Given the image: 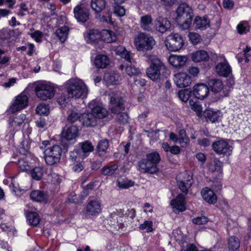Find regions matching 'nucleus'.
<instances>
[{
	"mask_svg": "<svg viewBox=\"0 0 251 251\" xmlns=\"http://www.w3.org/2000/svg\"><path fill=\"white\" fill-rule=\"evenodd\" d=\"M45 173L44 168L42 167H36L30 171L32 178L36 180H40Z\"/></svg>",
	"mask_w": 251,
	"mask_h": 251,
	"instance_id": "39",
	"label": "nucleus"
},
{
	"mask_svg": "<svg viewBox=\"0 0 251 251\" xmlns=\"http://www.w3.org/2000/svg\"><path fill=\"white\" fill-rule=\"evenodd\" d=\"M45 159L47 164L54 165L59 162L62 155V149L58 145H54L44 151Z\"/></svg>",
	"mask_w": 251,
	"mask_h": 251,
	"instance_id": "5",
	"label": "nucleus"
},
{
	"mask_svg": "<svg viewBox=\"0 0 251 251\" xmlns=\"http://www.w3.org/2000/svg\"><path fill=\"white\" fill-rule=\"evenodd\" d=\"M193 25L195 28L203 30L209 26V21L206 18L197 16L194 21Z\"/></svg>",
	"mask_w": 251,
	"mask_h": 251,
	"instance_id": "32",
	"label": "nucleus"
},
{
	"mask_svg": "<svg viewBox=\"0 0 251 251\" xmlns=\"http://www.w3.org/2000/svg\"><path fill=\"white\" fill-rule=\"evenodd\" d=\"M165 45L167 49L171 51L180 50L184 45L182 37L178 34H170L165 40Z\"/></svg>",
	"mask_w": 251,
	"mask_h": 251,
	"instance_id": "8",
	"label": "nucleus"
},
{
	"mask_svg": "<svg viewBox=\"0 0 251 251\" xmlns=\"http://www.w3.org/2000/svg\"><path fill=\"white\" fill-rule=\"evenodd\" d=\"M109 146V141L107 139H102L100 140L97 147V151L100 155L106 153V151Z\"/></svg>",
	"mask_w": 251,
	"mask_h": 251,
	"instance_id": "41",
	"label": "nucleus"
},
{
	"mask_svg": "<svg viewBox=\"0 0 251 251\" xmlns=\"http://www.w3.org/2000/svg\"><path fill=\"white\" fill-rule=\"evenodd\" d=\"M74 14L77 22L82 23L86 22L90 17L89 9L84 3L76 5L74 9Z\"/></svg>",
	"mask_w": 251,
	"mask_h": 251,
	"instance_id": "9",
	"label": "nucleus"
},
{
	"mask_svg": "<svg viewBox=\"0 0 251 251\" xmlns=\"http://www.w3.org/2000/svg\"><path fill=\"white\" fill-rule=\"evenodd\" d=\"M137 170L141 173L151 174H155L159 171L158 167L154 166L146 158L142 159L138 162Z\"/></svg>",
	"mask_w": 251,
	"mask_h": 251,
	"instance_id": "11",
	"label": "nucleus"
},
{
	"mask_svg": "<svg viewBox=\"0 0 251 251\" xmlns=\"http://www.w3.org/2000/svg\"><path fill=\"white\" fill-rule=\"evenodd\" d=\"M80 116L79 115L78 113L75 111H73L69 114L68 117V120L71 123H75L77 120L80 121Z\"/></svg>",
	"mask_w": 251,
	"mask_h": 251,
	"instance_id": "60",
	"label": "nucleus"
},
{
	"mask_svg": "<svg viewBox=\"0 0 251 251\" xmlns=\"http://www.w3.org/2000/svg\"><path fill=\"white\" fill-rule=\"evenodd\" d=\"M177 184L179 189L180 191L184 193L185 195H187L188 193V190L190 188L192 184L191 183H179L177 182Z\"/></svg>",
	"mask_w": 251,
	"mask_h": 251,
	"instance_id": "58",
	"label": "nucleus"
},
{
	"mask_svg": "<svg viewBox=\"0 0 251 251\" xmlns=\"http://www.w3.org/2000/svg\"><path fill=\"white\" fill-rule=\"evenodd\" d=\"M149 59L151 64L147 69L146 74L150 79L155 82H160L169 76L170 70L159 59L154 55H150Z\"/></svg>",
	"mask_w": 251,
	"mask_h": 251,
	"instance_id": "1",
	"label": "nucleus"
},
{
	"mask_svg": "<svg viewBox=\"0 0 251 251\" xmlns=\"http://www.w3.org/2000/svg\"><path fill=\"white\" fill-rule=\"evenodd\" d=\"M28 98L27 96L24 93H22L17 97L14 102L11 104L8 109V111L14 113L21 109L25 108L27 106Z\"/></svg>",
	"mask_w": 251,
	"mask_h": 251,
	"instance_id": "10",
	"label": "nucleus"
},
{
	"mask_svg": "<svg viewBox=\"0 0 251 251\" xmlns=\"http://www.w3.org/2000/svg\"><path fill=\"white\" fill-rule=\"evenodd\" d=\"M208 219L205 216L199 217L194 218L192 220V222L196 225H204L207 223Z\"/></svg>",
	"mask_w": 251,
	"mask_h": 251,
	"instance_id": "61",
	"label": "nucleus"
},
{
	"mask_svg": "<svg viewBox=\"0 0 251 251\" xmlns=\"http://www.w3.org/2000/svg\"><path fill=\"white\" fill-rule=\"evenodd\" d=\"M107 80L112 84H116L120 79V76L119 74L113 73L108 75L107 76Z\"/></svg>",
	"mask_w": 251,
	"mask_h": 251,
	"instance_id": "57",
	"label": "nucleus"
},
{
	"mask_svg": "<svg viewBox=\"0 0 251 251\" xmlns=\"http://www.w3.org/2000/svg\"><path fill=\"white\" fill-rule=\"evenodd\" d=\"M110 107L112 113H118L125 110V101L121 97H111Z\"/></svg>",
	"mask_w": 251,
	"mask_h": 251,
	"instance_id": "15",
	"label": "nucleus"
},
{
	"mask_svg": "<svg viewBox=\"0 0 251 251\" xmlns=\"http://www.w3.org/2000/svg\"><path fill=\"white\" fill-rule=\"evenodd\" d=\"M178 136V142L181 145V146H186L189 142V139L187 136L186 131L184 129L180 130Z\"/></svg>",
	"mask_w": 251,
	"mask_h": 251,
	"instance_id": "47",
	"label": "nucleus"
},
{
	"mask_svg": "<svg viewBox=\"0 0 251 251\" xmlns=\"http://www.w3.org/2000/svg\"><path fill=\"white\" fill-rule=\"evenodd\" d=\"M212 148L215 152L219 154H224L231 151V147L224 140L214 142Z\"/></svg>",
	"mask_w": 251,
	"mask_h": 251,
	"instance_id": "12",
	"label": "nucleus"
},
{
	"mask_svg": "<svg viewBox=\"0 0 251 251\" xmlns=\"http://www.w3.org/2000/svg\"><path fill=\"white\" fill-rule=\"evenodd\" d=\"M135 45L138 50H151L155 45V41L152 37L142 33L135 39Z\"/></svg>",
	"mask_w": 251,
	"mask_h": 251,
	"instance_id": "4",
	"label": "nucleus"
},
{
	"mask_svg": "<svg viewBox=\"0 0 251 251\" xmlns=\"http://www.w3.org/2000/svg\"><path fill=\"white\" fill-rule=\"evenodd\" d=\"M91 6L92 9L97 13H99L103 11L105 15L102 16L100 20L107 22L111 20V12L106 7V1L105 0H91Z\"/></svg>",
	"mask_w": 251,
	"mask_h": 251,
	"instance_id": "6",
	"label": "nucleus"
},
{
	"mask_svg": "<svg viewBox=\"0 0 251 251\" xmlns=\"http://www.w3.org/2000/svg\"><path fill=\"white\" fill-rule=\"evenodd\" d=\"M86 213L89 215L95 216L101 211V203L98 200L90 201L86 207Z\"/></svg>",
	"mask_w": 251,
	"mask_h": 251,
	"instance_id": "17",
	"label": "nucleus"
},
{
	"mask_svg": "<svg viewBox=\"0 0 251 251\" xmlns=\"http://www.w3.org/2000/svg\"><path fill=\"white\" fill-rule=\"evenodd\" d=\"M109 63V58L105 55H97L94 60V65L97 68H105Z\"/></svg>",
	"mask_w": 251,
	"mask_h": 251,
	"instance_id": "29",
	"label": "nucleus"
},
{
	"mask_svg": "<svg viewBox=\"0 0 251 251\" xmlns=\"http://www.w3.org/2000/svg\"><path fill=\"white\" fill-rule=\"evenodd\" d=\"M177 182L179 183H191L192 184V173L187 171L179 174L176 177Z\"/></svg>",
	"mask_w": 251,
	"mask_h": 251,
	"instance_id": "33",
	"label": "nucleus"
},
{
	"mask_svg": "<svg viewBox=\"0 0 251 251\" xmlns=\"http://www.w3.org/2000/svg\"><path fill=\"white\" fill-rule=\"evenodd\" d=\"M187 60L185 56L172 55L169 58V63L176 68L183 66Z\"/></svg>",
	"mask_w": 251,
	"mask_h": 251,
	"instance_id": "24",
	"label": "nucleus"
},
{
	"mask_svg": "<svg viewBox=\"0 0 251 251\" xmlns=\"http://www.w3.org/2000/svg\"><path fill=\"white\" fill-rule=\"evenodd\" d=\"M117 4L115 2L113 5V13L115 15L119 17L123 16L125 14V10L123 6Z\"/></svg>",
	"mask_w": 251,
	"mask_h": 251,
	"instance_id": "49",
	"label": "nucleus"
},
{
	"mask_svg": "<svg viewBox=\"0 0 251 251\" xmlns=\"http://www.w3.org/2000/svg\"><path fill=\"white\" fill-rule=\"evenodd\" d=\"M118 186L121 189H127L134 185V182L127 178H120L117 181Z\"/></svg>",
	"mask_w": 251,
	"mask_h": 251,
	"instance_id": "43",
	"label": "nucleus"
},
{
	"mask_svg": "<svg viewBox=\"0 0 251 251\" xmlns=\"http://www.w3.org/2000/svg\"><path fill=\"white\" fill-rule=\"evenodd\" d=\"M214 167L211 168L212 171H220L222 167V163L220 160L217 158H215L214 159Z\"/></svg>",
	"mask_w": 251,
	"mask_h": 251,
	"instance_id": "63",
	"label": "nucleus"
},
{
	"mask_svg": "<svg viewBox=\"0 0 251 251\" xmlns=\"http://www.w3.org/2000/svg\"><path fill=\"white\" fill-rule=\"evenodd\" d=\"M78 128L75 126L68 127L66 130L62 132V137L67 140H72L75 139L78 133Z\"/></svg>",
	"mask_w": 251,
	"mask_h": 251,
	"instance_id": "25",
	"label": "nucleus"
},
{
	"mask_svg": "<svg viewBox=\"0 0 251 251\" xmlns=\"http://www.w3.org/2000/svg\"><path fill=\"white\" fill-rule=\"evenodd\" d=\"M201 194L203 199L208 203L214 204L217 201V196L212 189L205 187L201 190Z\"/></svg>",
	"mask_w": 251,
	"mask_h": 251,
	"instance_id": "22",
	"label": "nucleus"
},
{
	"mask_svg": "<svg viewBox=\"0 0 251 251\" xmlns=\"http://www.w3.org/2000/svg\"><path fill=\"white\" fill-rule=\"evenodd\" d=\"M192 57L193 60L195 62L206 61L209 58L207 52L204 50L197 51L193 54Z\"/></svg>",
	"mask_w": 251,
	"mask_h": 251,
	"instance_id": "34",
	"label": "nucleus"
},
{
	"mask_svg": "<svg viewBox=\"0 0 251 251\" xmlns=\"http://www.w3.org/2000/svg\"><path fill=\"white\" fill-rule=\"evenodd\" d=\"M94 184L93 182H90L86 185L81 192L82 196L84 197H87L90 193V192L94 189Z\"/></svg>",
	"mask_w": 251,
	"mask_h": 251,
	"instance_id": "59",
	"label": "nucleus"
},
{
	"mask_svg": "<svg viewBox=\"0 0 251 251\" xmlns=\"http://www.w3.org/2000/svg\"><path fill=\"white\" fill-rule=\"evenodd\" d=\"M26 219L28 224L34 226H36L40 221V219L36 212H29L26 214Z\"/></svg>",
	"mask_w": 251,
	"mask_h": 251,
	"instance_id": "36",
	"label": "nucleus"
},
{
	"mask_svg": "<svg viewBox=\"0 0 251 251\" xmlns=\"http://www.w3.org/2000/svg\"><path fill=\"white\" fill-rule=\"evenodd\" d=\"M36 113L40 115H48L50 113V107L48 104L41 103L36 107Z\"/></svg>",
	"mask_w": 251,
	"mask_h": 251,
	"instance_id": "46",
	"label": "nucleus"
},
{
	"mask_svg": "<svg viewBox=\"0 0 251 251\" xmlns=\"http://www.w3.org/2000/svg\"><path fill=\"white\" fill-rule=\"evenodd\" d=\"M113 50L117 55H120L129 63H132L133 62L131 53L127 51L125 47L122 46H114Z\"/></svg>",
	"mask_w": 251,
	"mask_h": 251,
	"instance_id": "20",
	"label": "nucleus"
},
{
	"mask_svg": "<svg viewBox=\"0 0 251 251\" xmlns=\"http://www.w3.org/2000/svg\"><path fill=\"white\" fill-rule=\"evenodd\" d=\"M110 220V223L109 224L113 226L115 228L120 229L124 227V224L117 220V216L116 214L112 215Z\"/></svg>",
	"mask_w": 251,
	"mask_h": 251,
	"instance_id": "50",
	"label": "nucleus"
},
{
	"mask_svg": "<svg viewBox=\"0 0 251 251\" xmlns=\"http://www.w3.org/2000/svg\"><path fill=\"white\" fill-rule=\"evenodd\" d=\"M80 121L83 126L87 127L94 126L97 122L96 117L92 112L82 114L80 116Z\"/></svg>",
	"mask_w": 251,
	"mask_h": 251,
	"instance_id": "21",
	"label": "nucleus"
},
{
	"mask_svg": "<svg viewBox=\"0 0 251 251\" xmlns=\"http://www.w3.org/2000/svg\"><path fill=\"white\" fill-rule=\"evenodd\" d=\"M203 116L207 120L212 123L217 122L221 116V112L219 110L214 111L212 109H206L203 112Z\"/></svg>",
	"mask_w": 251,
	"mask_h": 251,
	"instance_id": "28",
	"label": "nucleus"
},
{
	"mask_svg": "<svg viewBox=\"0 0 251 251\" xmlns=\"http://www.w3.org/2000/svg\"><path fill=\"white\" fill-rule=\"evenodd\" d=\"M77 147L85 158L89 155L90 152L94 150V146L88 141L79 143Z\"/></svg>",
	"mask_w": 251,
	"mask_h": 251,
	"instance_id": "26",
	"label": "nucleus"
},
{
	"mask_svg": "<svg viewBox=\"0 0 251 251\" xmlns=\"http://www.w3.org/2000/svg\"><path fill=\"white\" fill-rule=\"evenodd\" d=\"M188 36L190 40L194 45L198 44L201 40V36L195 32L189 33Z\"/></svg>",
	"mask_w": 251,
	"mask_h": 251,
	"instance_id": "54",
	"label": "nucleus"
},
{
	"mask_svg": "<svg viewBox=\"0 0 251 251\" xmlns=\"http://www.w3.org/2000/svg\"><path fill=\"white\" fill-rule=\"evenodd\" d=\"M216 71L221 76L227 77L231 73V69L226 60L218 63L216 66Z\"/></svg>",
	"mask_w": 251,
	"mask_h": 251,
	"instance_id": "19",
	"label": "nucleus"
},
{
	"mask_svg": "<svg viewBox=\"0 0 251 251\" xmlns=\"http://www.w3.org/2000/svg\"><path fill=\"white\" fill-rule=\"evenodd\" d=\"M171 25L170 22L167 18L160 17L154 21L153 28L163 33L171 27Z\"/></svg>",
	"mask_w": 251,
	"mask_h": 251,
	"instance_id": "16",
	"label": "nucleus"
},
{
	"mask_svg": "<svg viewBox=\"0 0 251 251\" xmlns=\"http://www.w3.org/2000/svg\"><path fill=\"white\" fill-rule=\"evenodd\" d=\"M209 87L201 83L195 85L193 87V94L198 99L203 100L209 94Z\"/></svg>",
	"mask_w": 251,
	"mask_h": 251,
	"instance_id": "13",
	"label": "nucleus"
},
{
	"mask_svg": "<svg viewBox=\"0 0 251 251\" xmlns=\"http://www.w3.org/2000/svg\"><path fill=\"white\" fill-rule=\"evenodd\" d=\"M30 197L31 199L36 201L46 202L48 200V195L47 192L34 190L31 192Z\"/></svg>",
	"mask_w": 251,
	"mask_h": 251,
	"instance_id": "27",
	"label": "nucleus"
},
{
	"mask_svg": "<svg viewBox=\"0 0 251 251\" xmlns=\"http://www.w3.org/2000/svg\"><path fill=\"white\" fill-rule=\"evenodd\" d=\"M36 125L39 128H44L46 126V120L42 117H40L36 122Z\"/></svg>",
	"mask_w": 251,
	"mask_h": 251,
	"instance_id": "64",
	"label": "nucleus"
},
{
	"mask_svg": "<svg viewBox=\"0 0 251 251\" xmlns=\"http://www.w3.org/2000/svg\"><path fill=\"white\" fill-rule=\"evenodd\" d=\"M174 80L176 85L179 88H184L191 83L190 76L184 73H180L174 75Z\"/></svg>",
	"mask_w": 251,
	"mask_h": 251,
	"instance_id": "14",
	"label": "nucleus"
},
{
	"mask_svg": "<svg viewBox=\"0 0 251 251\" xmlns=\"http://www.w3.org/2000/svg\"><path fill=\"white\" fill-rule=\"evenodd\" d=\"M170 204L178 211L183 212L185 211L186 207L184 195L179 194L176 199L171 201Z\"/></svg>",
	"mask_w": 251,
	"mask_h": 251,
	"instance_id": "18",
	"label": "nucleus"
},
{
	"mask_svg": "<svg viewBox=\"0 0 251 251\" xmlns=\"http://www.w3.org/2000/svg\"><path fill=\"white\" fill-rule=\"evenodd\" d=\"M152 18L150 15H145L141 18V26L144 30L153 31Z\"/></svg>",
	"mask_w": 251,
	"mask_h": 251,
	"instance_id": "31",
	"label": "nucleus"
},
{
	"mask_svg": "<svg viewBox=\"0 0 251 251\" xmlns=\"http://www.w3.org/2000/svg\"><path fill=\"white\" fill-rule=\"evenodd\" d=\"M176 20L182 29H188L192 23L193 16V10L185 3L180 4L176 10Z\"/></svg>",
	"mask_w": 251,
	"mask_h": 251,
	"instance_id": "2",
	"label": "nucleus"
},
{
	"mask_svg": "<svg viewBox=\"0 0 251 251\" xmlns=\"http://www.w3.org/2000/svg\"><path fill=\"white\" fill-rule=\"evenodd\" d=\"M35 91L37 97L43 100L53 98L55 92L53 87L46 83L38 84L35 88Z\"/></svg>",
	"mask_w": 251,
	"mask_h": 251,
	"instance_id": "7",
	"label": "nucleus"
},
{
	"mask_svg": "<svg viewBox=\"0 0 251 251\" xmlns=\"http://www.w3.org/2000/svg\"><path fill=\"white\" fill-rule=\"evenodd\" d=\"M209 87L214 93H217L221 91L224 88L222 81L218 79H211L208 82Z\"/></svg>",
	"mask_w": 251,
	"mask_h": 251,
	"instance_id": "30",
	"label": "nucleus"
},
{
	"mask_svg": "<svg viewBox=\"0 0 251 251\" xmlns=\"http://www.w3.org/2000/svg\"><path fill=\"white\" fill-rule=\"evenodd\" d=\"M239 34L246 33L249 31V27L246 22H241L237 26Z\"/></svg>",
	"mask_w": 251,
	"mask_h": 251,
	"instance_id": "53",
	"label": "nucleus"
},
{
	"mask_svg": "<svg viewBox=\"0 0 251 251\" xmlns=\"http://www.w3.org/2000/svg\"><path fill=\"white\" fill-rule=\"evenodd\" d=\"M30 35L38 43L41 42V38L43 36L42 32L39 30L35 31L33 33H30Z\"/></svg>",
	"mask_w": 251,
	"mask_h": 251,
	"instance_id": "62",
	"label": "nucleus"
},
{
	"mask_svg": "<svg viewBox=\"0 0 251 251\" xmlns=\"http://www.w3.org/2000/svg\"><path fill=\"white\" fill-rule=\"evenodd\" d=\"M69 159L74 162H79L85 158L77 147L69 152Z\"/></svg>",
	"mask_w": 251,
	"mask_h": 251,
	"instance_id": "37",
	"label": "nucleus"
},
{
	"mask_svg": "<svg viewBox=\"0 0 251 251\" xmlns=\"http://www.w3.org/2000/svg\"><path fill=\"white\" fill-rule=\"evenodd\" d=\"M154 166L157 167L158 164L160 162L161 158L159 153L157 151H153L146 154V158Z\"/></svg>",
	"mask_w": 251,
	"mask_h": 251,
	"instance_id": "40",
	"label": "nucleus"
},
{
	"mask_svg": "<svg viewBox=\"0 0 251 251\" xmlns=\"http://www.w3.org/2000/svg\"><path fill=\"white\" fill-rule=\"evenodd\" d=\"M117 114L116 116V120L120 124H125L127 123L128 116L127 113L126 112H120L118 113H116Z\"/></svg>",
	"mask_w": 251,
	"mask_h": 251,
	"instance_id": "51",
	"label": "nucleus"
},
{
	"mask_svg": "<svg viewBox=\"0 0 251 251\" xmlns=\"http://www.w3.org/2000/svg\"><path fill=\"white\" fill-rule=\"evenodd\" d=\"M152 222L150 221H145L144 223L140 225L139 228L141 230L146 229L147 232H150L153 231Z\"/></svg>",
	"mask_w": 251,
	"mask_h": 251,
	"instance_id": "52",
	"label": "nucleus"
},
{
	"mask_svg": "<svg viewBox=\"0 0 251 251\" xmlns=\"http://www.w3.org/2000/svg\"><path fill=\"white\" fill-rule=\"evenodd\" d=\"M92 113L97 119H103L108 115V111L102 104H99L92 108Z\"/></svg>",
	"mask_w": 251,
	"mask_h": 251,
	"instance_id": "23",
	"label": "nucleus"
},
{
	"mask_svg": "<svg viewBox=\"0 0 251 251\" xmlns=\"http://www.w3.org/2000/svg\"><path fill=\"white\" fill-rule=\"evenodd\" d=\"M101 37L104 42L107 43L115 42L116 40V36L114 33L110 30H103Z\"/></svg>",
	"mask_w": 251,
	"mask_h": 251,
	"instance_id": "42",
	"label": "nucleus"
},
{
	"mask_svg": "<svg viewBox=\"0 0 251 251\" xmlns=\"http://www.w3.org/2000/svg\"><path fill=\"white\" fill-rule=\"evenodd\" d=\"M118 166L117 164L104 166L101 169V173L105 176H112L118 170Z\"/></svg>",
	"mask_w": 251,
	"mask_h": 251,
	"instance_id": "38",
	"label": "nucleus"
},
{
	"mask_svg": "<svg viewBox=\"0 0 251 251\" xmlns=\"http://www.w3.org/2000/svg\"><path fill=\"white\" fill-rule=\"evenodd\" d=\"M18 164L20 169L22 171H27L29 169V163L25 158L19 160Z\"/></svg>",
	"mask_w": 251,
	"mask_h": 251,
	"instance_id": "55",
	"label": "nucleus"
},
{
	"mask_svg": "<svg viewBox=\"0 0 251 251\" xmlns=\"http://www.w3.org/2000/svg\"><path fill=\"white\" fill-rule=\"evenodd\" d=\"M240 246L239 241L237 238L231 236L228 239V247L231 251H235Z\"/></svg>",
	"mask_w": 251,
	"mask_h": 251,
	"instance_id": "45",
	"label": "nucleus"
},
{
	"mask_svg": "<svg viewBox=\"0 0 251 251\" xmlns=\"http://www.w3.org/2000/svg\"><path fill=\"white\" fill-rule=\"evenodd\" d=\"M66 89L69 97L72 98L83 99L88 93L87 87L81 80L70 79L66 83Z\"/></svg>",
	"mask_w": 251,
	"mask_h": 251,
	"instance_id": "3",
	"label": "nucleus"
},
{
	"mask_svg": "<svg viewBox=\"0 0 251 251\" xmlns=\"http://www.w3.org/2000/svg\"><path fill=\"white\" fill-rule=\"evenodd\" d=\"M69 30V28L66 26H63L56 30L55 34L61 42L63 43L66 40Z\"/></svg>",
	"mask_w": 251,
	"mask_h": 251,
	"instance_id": "35",
	"label": "nucleus"
},
{
	"mask_svg": "<svg viewBox=\"0 0 251 251\" xmlns=\"http://www.w3.org/2000/svg\"><path fill=\"white\" fill-rule=\"evenodd\" d=\"M125 71L127 75L130 76L138 75L140 73V71L139 68L132 65H127L126 67Z\"/></svg>",
	"mask_w": 251,
	"mask_h": 251,
	"instance_id": "48",
	"label": "nucleus"
},
{
	"mask_svg": "<svg viewBox=\"0 0 251 251\" xmlns=\"http://www.w3.org/2000/svg\"><path fill=\"white\" fill-rule=\"evenodd\" d=\"M191 91H188L187 89L180 90L178 93V97L183 101H187Z\"/></svg>",
	"mask_w": 251,
	"mask_h": 251,
	"instance_id": "56",
	"label": "nucleus"
},
{
	"mask_svg": "<svg viewBox=\"0 0 251 251\" xmlns=\"http://www.w3.org/2000/svg\"><path fill=\"white\" fill-rule=\"evenodd\" d=\"M101 38V34L97 30H91L88 34V41L93 43Z\"/></svg>",
	"mask_w": 251,
	"mask_h": 251,
	"instance_id": "44",
	"label": "nucleus"
}]
</instances>
